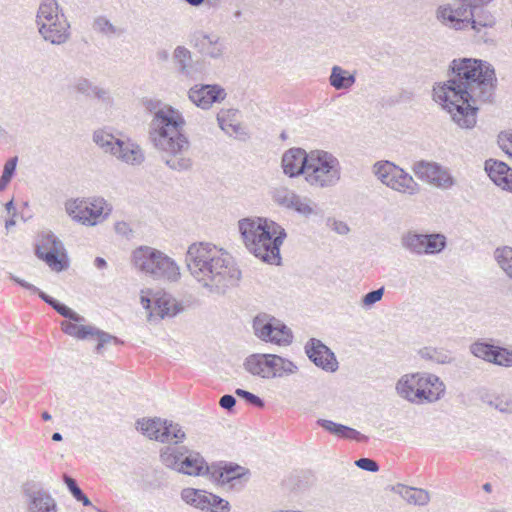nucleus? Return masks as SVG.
I'll use <instances>...</instances> for the list:
<instances>
[{
	"label": "nucleus",
	"instance_id": "1",
	"mask_svg": "<svg viewBox=\"0 0 512 512\" xmlns=\"http://www.w3.org/2000/svg\"><path fill=\"white\" fill-rule=\"evenodd\" d=\"M448 80L433 88V98L461 129L477 123L478 102H492L497 78L493 66L473 58L454 59Z\"/></svg>",
	"mask_w": 512,
	"mask_h": 512
},
{
	"label": "nucleus",
	"instance_id": "2",
	"mask_svg": "<svg viewBox=\"0 0 512 512\" xmlns=\"http://www.w3.org/2000/svg\"><path fill=\"white\" fill-rule=\"evenodd\" d=\"M185 261L192 277L211 293L224 294L241 277L228 253L211 243L191 244Z\"/></svg>",
	"mask_w": 512,
	"mask_h": 512
},
{
	"label": "nucleus",
	"instance_id": "3",
	"mask_svg": "<svg viewBox=\"0 0 512 512\" xmlns=\"http://www.w3.org/2000/svg\"><path fill=\"white\" fill-rule=\"evenodd\" d=\"M153 115L149 124V139L161 160L171 170L189 171L193 167L190 142L181 131L185 120L181 112L170 106Z\"/></svg>",
	"mask_w": 512,
	"mask_h": 512
},
{
	"label": "nucleus",
	"instance_id": "4",
	"mask_svg": "<svg viewBox=\"0 0 512 512\" xmlns=\"http://www.w3.org/2000/svg\"><path fill=\"white\" fill-rule=\"evenodd\" d=\"M238 228L249 252L263 262L280 263V246L286 238L281 225L268 218L248 217L239 220Z\"/></svg>",
	"mask_w": 512,
	"mask_h": 512
},
{
	"label": "nucleus",
	"instance_id": "5",
	"mask_svg": "<svg viewBox=\"0 0 512 512\" xmlns=\"http://www.w3.org/2000/svg\"><path fill=\"white\" fill-rule=\"evenodd\" d=\"M486 5L471 8L452 9L450 6H439L436 18L445 26L455 30L471 28L480 32L482 28L495 24L493 15L485 8Z\"/></svg>",
	"mask_w": 512,
	"mask_h": 512
},
{
	"label": "nucleus",
	"instance_id": "6",
	"mask_svg": "<svg viewBox=\"0 0 512 512\" xmlns=\"http://www.w3.org/2000/svg\"><path fill=\"white\" fill-rule=\"evenodd\" d=\"M133 263L141 272L154 279L176 281L180 277L179 267L163 252L149 246H141L133 251Z\"/></svg>",
	"mask_w": 512,
	"mask_h": 512
},
{
	"label": "nucleus",
	"instance_id": "7",
	"mask_svg": "<svg viewBox=\"0 0 512 512\" xmlns=\"http://www.w3.org/2000/svg\"><path fill=\"white\" fill-rule=\"evenodd\" d=\"M341 167L338 159L322 150L310 152V160L305 180L316 188H327L336 185L340 180Z\"/></svg>",
	"mask_w": 512,
	"mask_h": 512
},
{
	"label": "nucleus",
	"instance_id": "8",
	"mask_svg": "<svg viewBox=\"0 0 512 512\" xmlns=\"http://www.w3.org/2000/svg\"><path fill=\"white\" fill-rule=\"evenodd\" d=\"M67 214L75 221L94 226L104 220L112 211L104 198L70 199L65 203Z\"/></svg>",
	"mask_w": 512,
	"mask_h": 512
},
{
	"label": "nucleus",
	"instance_id": "9",
	"mask_svg": "<svg viewBox=\"0 0 512 512\" xmlns=\"http://www.w3.org/2000/svg\"><path fill=\"white\" fill-rule=\"evenodd\" d=\"M373 173L382 184L399 193L412 196L420 191V186L414 178L390 161L376 162Z\"/></svg>",
	"mask_w": 512,
	"mask_h": 512
},
{
	"label": "nucleus",
	"instance_id": "10",
	"mask_svg": "<svg viewBox=\"0 0 512 512\" xmlns=\"http://www.w3.org/2000/svg\"><path fill=\"white\" fill-rule=\"evenodd\" d=\"M136 428L149 439L162 443L178 444L186 437L179 424L161 418L140 419L136 423Z\"/></svg>",
	"mask_w": 512,
	"mask_h": 512
},
{
	"label": "nucleus",
	"instance_id": "11",
	"mask_svg": "<svg viewBox=\"0 0 512 512\" xmlns=\"http://www.w3.org/2000/svg\"><path fill=\"white\" fill-rule=\"evenodd\" d=\"M253 329L255 335L265 342L286 346L293 341L291 329L279 319L267 314H261L254 318Z\"/></svg>",
	"mask_w": 512,
	"mask_h": 512
},
{
	"label": "nucleus",
	"instance_id": "12",
	"mask_svg": "<svg viewBox=\"0 0 512 512\" xmlns=\"http://www.w3.org/2000/svg\"><path fill=\"white\" fill-rule=\"evenodd\" d=\"M404 249L416 255L437 254L446 247V237L439 233L419 234L413 231L401 237Z\"/></svg>",
	"mask_w": 512,
	"mask_h": 512
},
{
	"label": "nucleus",
	"instance_id": "13",
	"mask_svg": "<svg viewBox=\"0 0 512 512\" xmlns=\"http://www.w3.org/2000/svg\"><path fill=\"white\" fill-rule=\"evenodd\" d=\"M63 250L62 242L53 233L48 232L42 235L36 245L35 254L53 271L61 272L68 267Z\"/></svg>",
	"mask_w": 512,
	"mask_h": 512
},
{
	"label": "nucleus",
	"instance_id": "14",
	"mask_svg": "<svg viewBox=\"0 0 512 512\" xmlns=\"http://www.w3.org/2000/svg\"><path fill=\"white\" fill-rule=\"evenodd\" d=\"M181 499L188 505L206 512H229L231 507L227 500L205 490L184 488Z\"/></svg>",
	"mask_w": 512,
	"mask_h": 512
},
{
	"label": "nucleus",
	"instance_id": "15",
	"mask_svg": "<svg viewBox=\"0 0 512 512\" xmlns=\"http://www.w3.org/2000/svg\"><path fill=\"white\" fill-rule=\"evenodd\" d=\"M412 170L420 180L437 188L447 190L455 185L450 171L436 162L421 160L414 163Z\"/></svg>",
	"mask_w": 512,
	"mask_h": 512
},
{
	"label": "nucleus",
	"instance_id": "16",
	"mask_svg": "<svg viewBox=\"0 0 512 512\" xmlns=\"http://www.w3.org/2000/svg\"><path fill=\"white\" fill-rule=\"evenodd\" d=\"M305 353L317 367L325 371L335 372L338 369V361L334 353L316 338H311L306 343Z\"/></svg>",
	"mask_w": 512,
	"mask_h": 512
},
{
	"label": "nucleus",
	"instance_id": "17",
	"mask_svg": "<svg viewBox=\"0 0 512 512\" xmlns=\"http://www.w3.org/2000/svg\"><path fill=\"white\" fill-rule=\"evenodd\" d=\"M188 97L197 107L209 109L213 103L224 100L226 92L219 85H195L190 88Z\"/></svg>",
	"mask_w": 512,
	"mask_h": 512
},
{
	"label": "nucleus",
	"instance_id": "18",
	"mask_svg": "<svg viewBox=\"0 0 512 512\" xmlns=\"http://www.w3.org/2000/svg\"><path fill=\"white\" fill-rule=\"evenodd\" d=\"M190 44L203 56L220 58L224 52V44L216 34H206L202 31L193 33Z\"/></svg>",
	"mask_w": 512,
	"mask_h": 512
},
{
	"label": "nucleus",
	"instance_id": "19",
	"mask_svg": "<svg viewBox=\"0 0 512 512\" xmlns=\"http://www.w3.org/2000/svg\"><path fill=\"white\" fill-rule=\"evenodd\" d=\"M41 37L53 45H62L70 38V24L64 15H60L57 21L43 23L38 27Z\"/></svg>",
	"mask_w": 512,
	"mask_h": 512
},
{
	"label": "nucleus",
	"instance_id": "20",
	"mask_svg": "<svg viewBox=\"0 0 512 512\" xmlns=\"http://www.w3.org/2000/svg\"><path fill=\"white\" fill-rule=\"evenodd\" d=\"M310 160V153L307 154L301 148H291L287 150L281 160V166L285 175L293 178L301 174L305 176Z\"/></svg>",
	"mask_w": 512,
	"mask_h": 512
},
{
	"label": "nucleus",
	"instance_id": "21",
	"mask_svg": "<svg viewBox=\"0 0 512 512\" xmlns=\"http://www.w3.org/2000/svg\"><path fill=\"white\" fill-rule=\"evenodd\" d=\"M10 279L13 280L15 283L19 284L21 287L30 290L34 293H37L39 297L48 305H50L57 313H59L61 316L73 321V322H85V318L63 303L59 302L58 300L54 299L53 297L47 295L43 291L39 290L36 286L33 284H30L29 282L15 276L10 275Z\"/></svg>",
	"mask_w": 512,
	"mask_h": 512
},
{
	"label": "nucleus",
	"instance_id": "22",
	"mask_svg": "<svg viewBox=\"0 0 512 512\" xmlns=\"http://www.w3.org/2000/svg\"><path fill=\"white\" fill-rule=\"evenodd\" d=\"M24 495L27 498L28 512H57L56 500L44 489L32 490L24 488Z\"/></svg>",
	"mask_w": 512,
	"mask_h": 512
},
{
	"label": "nucleus",
	"instance_id": "23",
	"mask_svg": "<svg viewBox=\"0 0 512 512\" xmlns=\"http://www.w3.org/2000/svg\"><path fill=\"white\" fill-rule=\"evenodd\" d=\"M183 310L181 304L171 295L163 293L153 297V309L148 313V320L154 318L163 319L165 317H174Z\"/></svg>",
	"mask_w": 512,
	"mask_h": 512
},
{
	"label": "nucleus",
	"instance_id": "24",
	"mask_svg": "<svg viewBox=\"0 0 512 512\" xmlns=\"http://www.w3.org/2000/svg\"><path fill=\"white\" fill-rule=\"evenodd\" d=\"M485 170L495 185L512 192V168L502 161L486 160Z\"/></svg>",
	"mask_w": 512,
	"mask_h": 512
},
{
	"label": "nucleus",
	"instance_id": "25",
	"mask_svg": "<svg viewBox=\"0 0 512 512\" xmlns=\"http://www.w3.org/2000/svg\"><path fill=\"white\" fill-rule=\"evenodd\" d=\"M421 383L422 387L418 389L419 403L436 402L445 393V384L434 374L424 373Z\"/></svg>",
	"mask_w": 512,
	"mask_h": 512
},
{
	"label": "nucleus",
	"instance_id": "26",
	"mask_svg": "<svg viewBox=\"0 0 512 512\" xmlns=\"http://www.w3.org/2000/svg\"><path fill=\"white\" fill-rule=\"evenodd\" d=\"M424 373L403 375L396 384L397 393L412 403H419L418 389H420Z\"/></svg>",
	"mask_w": 512,
	"mask_h": 512
},
{
	"label": "nucleus",
	"instance_id": "27",
	"mask_svg": "<svg viewBox=\"0 0 512 512\" xmlns=\"http://www.w3.org/2000/svg\"><path fill=\"white\" fill-rule=\"evenodd\" d=\"M112 155L130 165H140L144 161V154L139 145L120 139Z\"/></svg>",
	"mask_w": 512,
	"mask_h": 512
},
{
	"label": "nucleus",
	"instance_id": "28",
	"mask_svg": "<svg viewBox=\"0 0 512 512\" xmlns=\"http://www.w3.org/2000/svg\"><path fill=\"white\" fill-rule=\"evenodd\" d=\"M204 470L207 471L208 466L203 457L198 452L188 451L185 448L178 472L189 476H199L203 474Z\"/></svg>",
	"mask_w": 512,
	"mask_h": 512
},
{
	"label": "nucleus",
	"instance_id": "29",
	"mask_svg": "<svg viewBox=\"0 0 512 512\" xmlns=\"http://www.w3.org/2000/svg\"><path fill=\"white\" fill-rule=\"evenodd\" d=\"M173 64L179 75L194 79L196 70L193 68L192 54L184 46H177L172 55Z\"/></svg>",
	"mask_w": 512,
	"mask_h": 512
},
{
	"label": "nucleus",
	"instance_id": "30",
	"mask_svg": "<svg viewBox=\"0 0 512 512\" xmlns=\"http://www.w3.org/2000/svg\"><path fill=\"white\" fill-rule=\"evenodd\" d=\"M392 491L399 494L409 504L425 506L430 502L429 492L421 488L397 484L392 487Z\"/></svg>",
	"mask_w": 512,
	"mask_h": 512
},
{
	"label": "nucleus",
	"instance_id": "31",
	"mask_svg": "<svg viewBox=\"0 0 512 512\" xmlns=\"http://www.w3.org/2000/svg\"><path fill=\"white\" fill-rule=\"evenodd\" d=\"M317 424L331 434L341 438L354 439L357 441L367 440V436L361 434L359 431L331 420L318 419Z\"/></svg>",
	"mask_w": 512,
	"mask_h": 512
},
{
	"label": "nucleus",
	"instance_id": "32",
	"mask_svg": "<svg viewBox=\"0 0 512 512\" xmlns=\"http://www.w3.org/2000/svg\"><path fill=\"white\" fill-rule=\"evenodd\" d=\"M290 210L297 212L305 218H320L323 219L324 211L321 207L308 197L297 195L293 207Z\"/></svg>",
	"mask_w": 512,
	"mask_h": 512
},
{
	"label": "nucleus",
	"instance_id": "33",
	"mask_svg": "<svg viewBox=\"0 0 512 512\" xmlns=\"http://www.w3.org/2000/svg\"><path fill=\"white\" fill-rule=\"evenodd\" d=\"M60 15H64L57 0H44L40 3L37 14L36 24L40 27L43 23L57 21Z\"/></svg>",
	"mask_w": 512,
	"mask_h": 512
},
{
	"label": "nucleus",
	"instance_id": "34",
	"mask_svg": "<svg viewBox=\"0 0 512 512\" xmlns=\"http://www.w3.org/2000/svg\"><path fill=\"white\" fill-rule=\"evenodd\" d=\"M237 109H221L217 114L220 128L228 135L241 133L242 127L238 121Z\"/></svg>",
	"mask_w": 512,
	"mask_h": 512
},
{
	"label": "nucleus",
	"instance_id": "35",
	"mask_svg": "<svg viewBox=\"0 0 512 512\" xmlns=\"http://www.w3.org/2000/svg\"><path fill=\"white\" fill-rule=\"evenodd\" d=\"M243 368L253 376L267 379L269 370L266 369L265 353H254L245 358Z\"/></svg>",
	"mask_w": 512,
	"mask_h": 512
},
{
	"label": "nucleus",
	"instance_id": "36",
	"mask_svg": "<svg viewBox=\"0 0 512 512\" xmlns=\"http://www.w3.org/2000/svg\"><path fill=\"white\" fill-rule=\"evenodd\" d=\"M356 77L340 66H333L329 76L330 85L336 90H346L354 85Z\"/></svg>",
	"mask_w": 512,
	"mask_h": 512
},
{
	"label": "nucleus",
	"instance_id": "37",
	"mask_svg": "<svg viewBox=\"0 0 512 512\" xmlns=\"http://www.w3.org/2000/svg\"><path fill=\"white\" fill-rule=\"evenodd\" d=\"M74 90L86 97H95L103 101L110 99L109 92L103 88L95 86L89 79L80 77L74 83Z\"/></svg>",
	"mask_w": 512,
	"mask_h": 512
},
{
	"label": "nucleus",
	"instance_id": "38",
	"mask_svg": "<svg viewBox=\"0 0 512 512\" xmlns=\"http://www.w3.org/2000/svg\"><path fill=\"white\" fill-rule=\"evenodd\" d=\"M185 447L167 446L160 452L161 462L170 469L179 470Z\"/></svg>",
	"mask_w": 512,
	"mask_h": 512
},
{
	"label": "nucleus",
	"instance_id": "39",
	"mask_svg": "<svg viewBox=\"0 0 512 512\" xmlns=\"http://www.w3.org/2000/svg\"><path fill=\"white\" fill-rule=\"evenodd\" d=\"M497 345L478 339L469 346L470 353L479 359L492 363Z\"/></svg>",
	"mask_w": 512,
	"mask_h": 512
},
{
	"label": "nucleus",
	"instance_id": "40",
	"mask_svg": "<svg viewBox=\"0 0 512 512\" xmlns=\"http://www.w3.org/2000/svg\"><path fill=\"white\" fill-rule=\"evenodd\" d=\"M297 195L298 194H296L293 190L285 186L275 187L271 191V197L273 202L278 206H281L288 210H290L291 207H293Z\"/></svg>",
	"mask_w": 512,
	"mask_h": 512
},
{
	"label": "nucleus",
	"instance_id": "41",
	"mask_svg": "<svg viewBox=\"0 0 512 512\" xmlns=\"http://www.w3.org/2000/svg\"><path fill=\"white\" fill-rule=\"evenodd\" d=\"M78 322L63 321L61 323L62 331L72 337L80 340L90 338L92 332H94V326L91 325H78Z\"/></svg>",
	"mask_w": 512,
	"mask_h": 512
},
{
	"label": "nucleus",
	"instance_id": "42",
	"mask_svg": "<svg viewBox=\"0 0 512 512\" xmlns=\"http://www.w3.org/2000/svg\"><path fill=\"white\" fill-rule=\"evenodd\" d=\"M245 475V469L239 465H225L222 469L218 471V482L222 485L231 483L232 485L234 481L240 480Z\"/></svg>",
	"mask_w": 512,
	"mask_h": 512
},
{
	"label": "nucleus",
	"instance_id": "43",
	"mask_svg": "<svg viewBox=\"0 0 512 512\" xmlns=\"http://www.w3.org/2000/svg\"><path fill=\"white\" fill-rule=\"evenodd\" d=\"M419 355L422 359L430 360L438 364H450L453 360L447 351L434 347H424L420 349Z\"/></svg>",
	"mask_w": 512,
	"mask_h": 512
},
{
	"label": "nucleus",
	"instance_id": "44",
	"mask_svg": "<svg viewBox=\"0 0 512 512\" xmlns=\"http://www.w3.org/2000/svg\"><path fill=\"white\" fill-rule=\"evenodd\" d=\"M277 365L274 373L271 374L272 379L283 378L294 375L298 372V366L291 360L277 355Z\"/></svg>",
	"mask_w": 512,
	"mask_h": 512
},
{
	"label": "nucleus",
	"instance_id": "45",
	"mask_svg": "<svg viewBox=\"0 0 512 512\" xmlns=\"http://www.w3.org/2000/svg\"><path fill=\"white\" fill-rule=\"evenodd\" d=\"M93 141L105 152H110L111 154L115 151L116 143L119 142V139L115 138L111 133L105 130H96L93 133Z\"/></svg>",
	"mask_w": 512,
	"mask_h": 512
},
{
	"label": "nucleus",
	"instance_id": "46",
	"mask_svg": "<svg viewBox=\"0 0 512 512\" xmlns=\"http://www.w3.org/2000/svg\"><path fill=\"white\" fill-rule=\"evenodd\" d=\"M495 258L501 269L512 279V248L508 246L497 248Z\"/></svg>",
	"mask_w": 512,
	"mask_h": 512
},
{
	"label": "nucleus",
	"instance_id": "47",
	"mask_svg": "<svg viewBox=\"0 0 512 512\" xmlns=\"http://www.w3.org/2000/svg\"><path fill=\"white\" fill-rule=\"evenodd\" d=\"M492 364L506 368L512 367V349L497 345Z\"/></svg>",
	"mask_w": 512,
	"mask_h": 512
},
{
	"label": "nucleus",
	"instance_id": "48",
	"mask_svg": "<svg viewBox=\"0 0 512 512\" xmlns=\"http://www.w3.org/2000/svg\"><path fill=\"white\" fill-rule=\"evenodd\" d=\"M90 337H96L98 340V344L96 345V348H95V351L98 354L102 353V350L105 347V345H107L109 343H114L116 345L122 343L117 337H115L105 331H102L96 327H94V332H92Z\"/></svg>",
	"mask_w": 512,
	"mask_h": 512
},
{
	"label": "nucleus",
	"instance_id": "49",
	"mask_svg": "<svg viewBox=\"0 0 512 512\" xmlns=\"http://www.w3.org/2000/svg\"><path fill=\"white\" fill-rule=\"evenodd\" d=\"M488 404L501 413L512 414V395L502 394L490 400Z\"/></svg>",
	"mask_w": 512,
	"mask_h": 512
},
{
	"label": "nucleus",
	"instance_id": "50",
	"mask_svg": "<svg viewBox=\"0 0 512 512\" xmlns=\"http://www.w3.org/2000/svg\"><path fill=\"white\" fill-rule=\"evenodd\" d=\"M93 29L104 35H119L122 33L120 29L116 28L108 19L102 16L94 20Z\"/></svg>",
	"mask_w": 512,
	"mask_h": 512
},
{
	"label": "nucleus",
	"instance_id": "51",
	"mask_svg": "<svg viewBox=\"0 0 512 512\" xmlns=\"http://www.w3.org/2000/svg\"><path fill=\"white\" fill-rule=\"evenodd\" d=\"M235 394L238 397H240L241 399H243L244 401H246L248 404H251L255 407L263 408L265 406L264 401L259 396L255 395L247 390L238 388L235 390Z\"/></svg>",
	"mask_w": 512,
	"mask_h": 512
},
{
	"label": "nucleus",
	"instance_id": "52",
	"mask_svg": "<svg viewBox=\"0 0 512 512\" xmlns=\"http://www.w3.org/2000/svg\"><path fill=\"white\" fill-rule=\"evenodd\" d=\"M142 103L145 110L152 113L153 115H156L160 110H165L164 108L170 107V105L164 104L158 99L144 98Z\"/></svg>",
	"mask_w": 512,
	"mask_h": 512
},
{
	"label": "nucleus",
	"instance_id": "53",
	"mask_svg": "<svg viewBox=\"0 0 512 512\" xmlns=\"http://www.w3.org/2000/svg\"><path fill=\"white\" fill-rule=\"evenodd\" d=\"M384 295V287L368 292L362 298V305L370 307L376 302L380 301Z\"/></svg>",
	"mask_w": 512,
	"mask_h": 512
},
{
	"label": "nucleus",
	"instance_id": "54",
	"mask_svg": "<svg viewBox=\"0 0 512 512\" xmlns=\"http://www.w3.org/2000/svg\"><path fill=\"white\" fill-rule=\"evenodd\" d=\"M498 144L503 151L509 156H512V153L509 151V149L512 148V130L500 132L498 135Z\"/></svg>",
	"mask_w": 512,
	"mask_h": 512
},
{
	"label": "nucleus",
	"instance_id": "55",
	"mask_svg": "<svg viewBox=\"0 0 512 512\" xmlns=\"http://www.w3.org/2000/svg\"><path fill=\"white\" fill-rule=\"evenodd\" d=\"M492 0H455L454 4H448L447 6H450L452 9H458V8H471L474 6L479 5H487Z\"/></svg>",
	"mask_w": 512,
	"mask_h": 512
},
{
	"label": "nucleus",
	"instance_id": "56",
	"mask_svg": "<svg viewBox=\"0 0 512 512\" xmlns=\"http://www.w3.org/2000/svg\"><path fill=\"white\" fill-rule=\"evenodd\" d=\"M355 465L358 468L369 472H377L379 470L377 462L370 458H360L355 461Z\"/></svg>",
	"mask_w": 512,
	"mask_h": 512
},
{
	"label": "nucleus",
	"instance_id": "57",
	"mask_svg": "<svg viewBox=\"0 0 512 512\" xmlns=\"http://www.w3.org/2000/svg\"><path fill=\"white\" fill-rule=\"evenodd\" d=\"M63 481H64V483L66 484L68 490L70 491V493L73 495V497L75 499H77V498H79V496H81L83 491L80 489V487L78 486V484H77L75 479H73L72 477L64 474L63 475Z\"/></svg>",
	"mask_w": 512,
	"mask_h": 512
},
{
	"label": "nucleus",
	"instance_id": "58",
	"mask_svg": "<svg viewBox=\"0 0 512 512\" xmlns=\"http://www.w3.org/2000/svg\"><path fill=\"white\" fill-rule=\"evenodd\" d=\"M18 163V157H12L4 165L2 176L9 178L10 180L15 174Z\"/></svg>",
	"mask_w": 512,
	"mask_h": 512
},
{
	"label": "nucleus",
	"instance_id": "59",
	"mask_svg": "<svg viewBox=\"0 0 512 512\" xmlns=\"http://www.w3.org/2000/svg\"><path fill=\"white\" fill-rule=\"evenodd\" d=\"M265 356H266V369L269 370V373H268V376H267V379H272V376L271 374L274 373V370H276V365H277V355L276 354H268V353H265Z\"/></svg>",
	"mask_w": 512,
	"mask_h": 512
},
{
	"label": "nucleus",
	"instance_id": "60",
	"mask_svg": "<svg viewBox=\"0 0 512 512\" xmlns=\"http://www.w3.org/2000/svg\"><path fill=\"white\" fill-rule=\"evenodd\" d=\"M219 404L222 408L231 410L236 404V399L233 395L226 394L220 398Z\"/></svg>",
	"mask_w": 512,
	"mask_h": 512
},
{
	"label": "nucleus",
	"instance_id": "61",
	"mask_svg": "<svg viewBox=\"0 0 512 512\" xmlns=\"http://www.w3.org/2000/svg\"><path fill=\"white\" fill-rule=\"evenodd\" d=\"M332 229L340 235H346L350 231L346 223L337 220L332 221Z\"/></svg>",
	"mask_w": 512,
	"mask_h": 512
},
{
	"label": "nucleus",
	"instance_id": "62",
	"mask_svg": "<svg viewBox=\"0 0 512 512\" xmlns=\"http://www.w3.org/2000/svg\"><path fill=\"white\" fill-rule=\"evenodd\" d=\"M114 228L116 233L122 236H128L132 232V230L129 227V224L124 221L117 222Z\"/></svg>",
	"mask_w": 512,
	"mask_h": 512
},
{
	"label": "nucleus",
	"instance_id": "63",
	"mask_svg": "<svg viewBox=\"0 0 512 512\" xmlns=\"http://www.w3.org/2000/svg\"><path fill=\"white\" fill-rule=\"evenodd\" d=\"M140 300H141V304H142L143 308H144L145 310H147V311H148V313H149L150 311H152V309H153V308H152L153 298H152V299H150L148 296L141 295V299H140Z\"/></svg>",
	"mask_w": 512,
	"mask_h": 512
},
{
	"label": "nucleus",
	"instance_id": "64",
	"mask_svg": "<svg viewBox=\"0 0 512 512\" xmlns=\"http://www.w3.org/2000/svg\"><path fill=\"white\" fill-rule=\"evenodd\" d=\"M94 263L98 269H104L107 266L106 260L102 257H96Z\"/></svg>",
	"mask_w": 512,
	"mask_h": 512
}]
</instances>
